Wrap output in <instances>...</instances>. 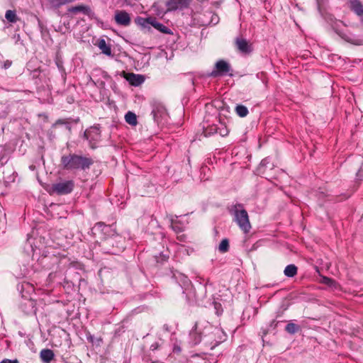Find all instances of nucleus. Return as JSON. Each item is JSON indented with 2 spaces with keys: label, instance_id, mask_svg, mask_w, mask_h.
Here are the masks:
<instances>
[{
  "label": "nucleus",
  "instance_id": "nucleus-1",
  "mask_svg": "<svg viewBox=\"0 0 363 363\" xmlns=\"http://www.w3.org/2000/svg\"><path fill=\"white\" fill-rule=\"evenodd\" d=\"M74 184L72 180H62L52 184L46 190L50 194L65 195L72 192Z\"/></svg>",
  "mask_w": 363,
  "mask_h": 363
},
{
  "label": "nucleus",
  "instance_id": "nucleus-2",
  "mask_svg": "<svg viewBox=\"0 0 363 363\" xmlns=\"http://www.w3.org/2000/svg\"><path fill=\"white\" fill-rule=\"evenodd\" d=\"M235 220L240 228L247 233L251 229L247 212L244 209H236L235 211Z\"/></svg>",
  "mask_w": 363,
  "mask_h": 363
},
{
  "label": "nucleus",
  "instance_id": "nucleus-3",
  "mask_svg": "<svg viewBox=\"0 0 363 363\" xmlns=\"http://www.w3.org/2000/svg\"><path fill=\"white\" fill-rule=\"evenodd\" d=\"M138 23L141 26L146 27L147 25H151L157 30H160L163 33H170V30L168 28H167L163 24L157 22L155 19L152 18H140L138 20Z\"/></svg>",
  "mask_w": 363,
  "mask_h": 363
},
{
  "label": "nucleus",
  "instance_id": "nucleus-4",
  "mask_svg": "<svg viewBox=\"0 0 363 363\" xmlns=\"http://www.w3.org/2000/svg\"><path fill=\"white\" fill-rule=\"evenodd\" d=\"M90 164V162L88 159L83 158L82 157L72 155V160L69 169H79L88 167Z\"/></svg>",
  "mask_w": 363,
  "mask_h": 363
},
{
  "label": "nucleus",
  "instance_id": "nucleus-5",
  "mask_svg": "<svg viewBox=\"0 0 363 363\" xmlns=\"http://www.w3.org/2000/svg\"><path fill=\"white\" fill-rule=\"evenodd\" d=\"M230 71V66L228 62L224 60H220L216 64V70L213 71L211 74L213 77L223 75Z\"/></svg>",
  "mask_w": 363,
  "mask_h": 363
},
{
  "label": "nucleus",
  "instance_id": "nucleus-6",
  "mask_svg": "<svg viewBox=\"0 0 363 363\" xmlns=\"http://www.w3.org/2000/svg\"><path fill=\"white\" fill-rule=\"evenodd\" d=\"M190 0H168L167 3V11L182 9L186 7Z\"/></svg>",
  "mask_w": 363,
  "mask_h": 363
},
{
  "label": "nucleus",
  "instance_id": "nucleus-7",
  "mask_svg": "<svg viewBox=\"0 0 363 363\" xmlns=\"http://www.w3.org/2000/svg\"><path fill=\"white\" fill-rule=\"evenodd\" d=\"M115 20L118 24L128 26L130 22L129 14L123 11H117L115 15Z\"/></svg>",
  "mask_w": 363,
  "mask_h": 363
},
{
  "label": "nucleus",
  "instance_id": "nucleus-8",
  "mask_svg": "<svg viewBox=\"0 0 363 363\" xmlns=\"http://www.w3.org/2000/svg\"><path fill=\"white\" fill-rule=\"evenodd\" d=\"M68 11L74 14L77 13H83L86 15H90L91 13V11L89 6L82 4L70 7L68 9Z\"/></svg>",
  "mask_w": 363,
  "mask_h": 363
},
{
  "label": "nucleus",
  "instance_id": "nucleus-9",
  "mask_svg": "<svg viewBox=\"0 0 363 363\" xmlns=\"http://www.w3.org/2000/svg\"><path fill=\"white\" fill-rule=\"evenodd\" d=\"M54 356V352L50 349L42 350L40 353V357L44 363H50L53 359Z\"/></svg>",
  "mask_w": 363,
  "mask_h": 363
},
{
  "label": "nucleus",
  "instance_id": "nucleus-10",
  "mask_svg": "<svg viewBox=\"0 0 363 363\" xmlns=\"http://www.w3.org/2000/svg\"><path fill=\"white\" fill-rule=\"evenodd\" d=\"M75 0H46V5L50 9H57L60 6L73 2Z\"/></svg>",
  "mask_w": 363,
  "mask_h": 363
},
{
  "label": "nucleus",
  "instance_id": "nucleus-11",
  "mask_svg": "<svg viewBox=\"0 0 363 363\" xmlns=\"http://www.w3.org/2000/svg\"><path fill=\"white\" fill-rule=\"evenodd\" d=\"M127 79L134 86H138L144 82V77L143 76L135 74H129Z\"/></svg>",
  "mask_w": 363,
  "mask_h": 363
},
{
  "label": "nucleus",
  "instance_id": "nucleus-12",
  "mask_svg": "<svg viewBox=\"0 0 363 363\" xmlns=\"http://www.w3.org/2000/svg\"><path fill=\"white\" fill-rule=\"evenodd\" d=\"M99 48L101 50L102 53L110 56L111 55V50L109 45H108L104 39L99 40L97 43Z\"/></svg>",
  "mask_w": 363,
  "mask_h": 363
},
{
  "label": "nucleus",
  "instance_id": "nucleus-13",
  "mask_svg": "<svg viewBox=\"0 0 363 363\" xmlns=\"http://www.w3.org/2000/svg\"><path fill=\"white\" fill-rule=\"evenodd\" d=\"M238 48L242 52H248L250 51L247 42L244 39H238L236 40Z\"/></svg>",
  "mask_w": 363,
  "mask_h": 363
},
{
  "label": "nucleus",
  "instance_id": "nucleus-14",
  "mask_svg": "<svg viewBox=\"0 0 363 363\" xmlns=\"http://www.w3.org/2000/svg\"><path fill=\"white\" fill-rule=\"evenodd\" d=\"M125 120L127 123L133 126L136 125L138 123L136 115L131 111H128L125 115Z\"/></svg>",
  "mask_w": 363,
  "mask_h": 363
},
{
  "label": "nucleus",
  "instance_id": "nucleus-15",
  "mask_svg": "<svg viewBox=\"0 0 363 363\" xmlns=\"http://www.w3.org/2000/svg\"><path fill=\"white\" fill-rule=\"evenodd\" d=\"M284 273L288 277H293L297 273V267L294 264H289L286 267Z\"/></svg>",
  "mask_w": 363,
  "mask_h": 363
},
{
  "label": "nucleus",
  "instance_id": "nucleus-16",
  "mask_svg": "<svg viewBox=\"0 0 363 363\" xmlns=\"http://www.w3.org/2000/svg\"><path fill=\"white\" fill-rule=\"evenodd\" d=\"M341 37L345 40L347 42L350 43L355 45H363V39L360 38H352L346 35H341Z\"/></svg>",
  "mask_w": 363,
  "mask_h": 363
},
{
  "label": "nucleus",
  "instance_id": "nucleus-17",
  "mask_svg": "<svg viewBox=\"0 0 363 363\" xmlns=\"http://www.w3.org/2000/svg\"><path fill=\"white\" fill-rule=\"evenodd\" d=\"M5 18L6 20L11 23H16L18 20V17L16 16V13L14 11L12 10H8L6 12Z\"/></svg>",
  "mask_w": 363,
  "mask_h": 363
},
{
  "label": "nucleus",
  "instance_id": "nucleus-18",
  "mask_svg": "<svg viewBox=\"0 0 363 363\" xmlns=\"http://www.w3.org/2000/svg\"><path fill=\"white\" fill-rule=\"evenodd\" d=\"M99 130L97 128H91L84 132V136L87 140L91 138V135L99 137Z\"/></svg>",
  "mask_w": 363,
  "mask_h": 363
},
{
  "label": "nucleus",
  "instance_id": "nucleus-19",
  "mask_svg": "<svg viewBox=\"0 0 363 363\" xmlns=\"http://www.w3.org/2000/svg\"><path fill=\"white\" fill-rule=\"evenodd\" d=\"M235 111H236L237 114L240 117H245L248 113L247 108L245 106H242V105L237 106Z\"/></svg>",
  "mask_w": 363,
  "mask_h": 363
},
{
  "label": "nucleus",
  "instance_id": "nucleus-20",
  "mask_svg": "<svg viewBox=\"0 0 363 363\" xmlns=\"http://www.w3.org/2000/svg\"><path fill=\"white\" fill-rule=\"evenodd\" d=\"M229 247L228 241L226 239H224L221 241L218 246V250L221 252H225L228 251Z\"/></svg>",
  "mask_w": 363,
  "mask_h": 363
},
{
  "label": "nucleus",
  "instance_id": "nucleus-21",
  "mask_svg": "<svg viewBox=\"0 0 363 363\" xmlns=\"http://www.w3.org/2000/svg\"><path fill=\"white\" fill-rule=\"evenodd\" d=\"M71 160H72V155L64 156L62 157V163L63 166L67 169H69Z\"/></svg>",
  "mask_w": 363,
  "mask_h": 363
},
{
  "label": "nucleus",
  "instance_id": "nucleus-22",
  "mask_svg": "<svg viewBox=\"0 0 363 363\" xmlns=\"http://www.w3.org/2000/svg\"><path fill=\"white\" fill-rule=\"evenodd\" d=\"M322 282L326 285L330 286H332L334 288L337 287L336 282L334 280H333L328 277H323Z\"/></svg>",
  "mask_w": 363,
  "mask_h": 363
},
{
  "label": "nucleus",
  "instance_id": "nucleus-23",
  "mask_svg": "<svg viewBox=\"0 0 363 363\" xmlns=\"http://www.w3.org/2000/svg\"><path fill=\"white\" fill-rule=\"evenodd\" d=\"M286 330L291 334L295 333L298 330V326L294 323H289L286 326Z\"/></svg>",
  "mask_w": 363,
  "mask_h": 363
},
{
  "label": "nucleus",
  "instance_id": "nucleus-24",
  "mask_svg": "<svg viewBox=\"0 0 363 363\" xmlns=\"http://www.w3.org/2000/svg\"><path fill=\"white\" fill-rule=\"evenodd\" d=\"M161 110H158L157 112L155 110H153L152 113L156 120H158L160 117H162L163 114L165 113V110L163 108H160Z\"/></svg>",
  "mask_w": 363,
  "mask_h": 363
},
{
  "label": "nucleus",
  "instance_id": "nucleus-25",
  "mask_svg": "<svg viewBox=\"0 0 363 363\" xmlns=\"http://www.w3.org/2000/svg\"><path fill=\"white\" fill-rule=\"evenodd\" d=\"M352 10L355 12V13L357 16H359L360 18H362V19H363V6L362 4L359 6H357Z\"/></svg>",
  "mask_w": 363,
  "mask_h": 363
},
{
  "label": "nucleus",
  "instance_id": "nucleus-26",
  "mask_svg": "<svg viewBox=\"0 0 363 363\" xmlns=\"http://www.w3.org/2000/svg\"><path fill=\"white\" fill-rule=\"evenodd\" d=\"M350 4L352 9L362 4L359 0H350Z\"/></svg>",
  "mask_w": 363,
  "mask_h": 363
},
{
  "label": "nucleus",
  "instance_id": "nucleus-27",
  "mask_svg": "<svg viewBox=\"0 0 363 363\" xmlns=\"http://www.w3.org/2000/svg\"><path fill=\"white\" fill-rule=\"evenodd\" d=\"M228 133V130L227 128H220L219 129V134L222 136L227 135Z\"/></svg>",
  "mask_w": 363,
  "mask_h": 363
},
{
  "label": "nucleus",
  "instance_id": "nucleus-28",
  "mask_svg": "<svg viewBox=\"0 0 363 363\" xmlns=\"http://www.w3.org/2000/svg\"><path fill=\"white\" fill-rule=\"evenodd\" d=\"M0 363H18V360L17 359L11 360V359H5L2 360Z\"/></svg>",
  "mask_w": 363,
  "mask_h": 363
},
{
  "label": "nucleus",
  "instance_id": "nucleus-29",
  "mask_svg": "<svg viewBox=\"0 0 363 363\" xmlns=\"http://www.w3.org/2000/svg\"><path fill=\"white\" fill-rule=\"evenodd\" d=\"M97 138H98V137H96V138H92V137H91V139H89V140H92V139L97 140Z\"/></svg>",
  "mask_w": 363,
  "mask_h": 363
}]
</instances>
